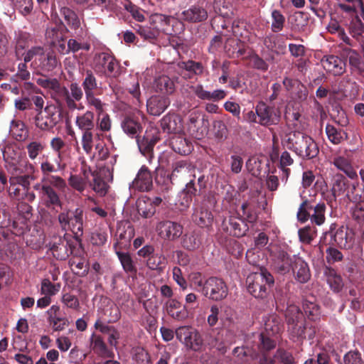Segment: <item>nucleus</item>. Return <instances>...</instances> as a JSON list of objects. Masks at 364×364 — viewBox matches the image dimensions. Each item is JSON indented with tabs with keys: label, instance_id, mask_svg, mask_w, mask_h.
I'll return each mask as SVG.
<instances>
[{
	"label": "nucleus",
	"instance_id": "f257e3e1",
	"mask_svg": "<svg viewBox=\"0 0 364 364\" xmlns=\"http://www.w3.org/2000/svg\"><path fill=\"white\" fill-rule=\"evenodd\" d=\"M23 61L18 64L16 76L22 81H27L31 78L27 63L31 62V67L35 69L50 71L55 69L58 60L53 51L46 53V49L41 46H35L28 50V53L23 57Z\"/></svg>",
	"mask_w": 364,
	"mask_h": 364
},
{
	"label": "nucleus",
	"instance_id": "f03ea898",
	"mask_svg": "<svg viewBox=\"0 0 364 364\" xmlns=\"http://www.w3.org/2000/svg\"><path fill=\"white\" fill-rule=\"evenodd\" d=\"M284 146L302 159L315 158L319 152L316 141L305 133L294 131L285 135L282 141Z\"/></svg>",
	"mask_w": 364,
	"mask_h": 364
},
{
	"label": "nucleus",
	"instance_id": "7ed1b4c3",
	"mask_svg": "<svg viewBox=\"0 0 364 364\" xmlns=\"http://www.w3.org/2000/svg\"><path fill=\"white\" fill-rule=\"evenodd\" d=\"M276 308L279 312L284 313L285 321L288 326V331L291 337H302L304 334V323L305 317L299 306L289 304L285 298L275 299Z\"/></svg>",
	"mask_w": 364,
	"mask_h": 364
},
{
	"label": "nucleus",
	"instance_id": "20e7f679",
	"mask_svg": "<svg viewBox=\"0 0 364 364\" xmlns=\"http://www.w3.org/2000/svg\"><path fill=\"white\" fill-rule=\"evenodd\" d=\"M274 284L273 275L264 267H261L257 272L251 273L246 279L248 292L257 299L266 298Z\"/></svg>",
	"mask_w": 364,
	"mask_h": 364
},
{
	"label": "nucleus",
	"instance_id": "39448f33",
	"mask_svg": "<svg viewBox=\"0 0 364 364\" xmlns=\"http://www.w3.org/2000/svg\"><path fill=\"white\" fill-rule=\"evenodd\" d=\"M58 220L63 230L70 231L77 242H82L83 235L84 210L81 207L65 209L58 215Z\"/></svg>",
	"mask_w": 364,
	"mask_h": 364
},
{
	"label": "nucleus",
	"instance_id": "423d86ee",
	"mask_svg": "<svg viewBox=\"0 0 364 364\" xmlns=\"http://www.w3.org/2000/svg\"><path fill=\"white\" fill-rule=\"evenodd\" d=\"M326 208L324 203H318L314 205L311 201L306 199L299 205L297 212L298 220L305 223L310 219L311 223L321 225L326 220Z\"/></svg>",
	"mask_w": 364,
	"mask_h": 364
},
{
	"label": "nucleus",
	"instance_id": "0eeeda50",
	"mask_svg": "<svg viewBox=\"0 0 364 364\" xmlns=\"http://www.w3.org/2000/svg\"><path fill=\"white\" fill-rule=\"evenodd\" d=\"M176 338L188 349L200 352L204 346V341L200 332L191 326H180L176 330Z\"/></svg>",
	"mask_w": 364,
	"mask_h": 364
},
{
	"label": "nucleus",
	"instance_id": "6e6552de",
	"mask_svg": "<svg viewBox=\"0 0 364 364\" xmlns=\"http://www.w3.org/2000/svg\"><path fill=\"white\" fill-rule=\"evenodd\" d=\"M62 120V109L51 105L46 106L43 111L37 113L35 117V124L42 130H50Z\"/></svg>",
	"mask_w": 364,
	"mask_h": 364
},
{
	"label": "nucleus",
	"instance_id": "1a4fd4ad",
	"mask_svg": "<svg viewBox=\"0 0 364 364\" xmlns=\"http://www.w3.org/2000/svg\"><path fill=\"white\" fill-rule=\"evenodd\" d=\"M202 293L210 299L218 301L227 297L228 288L222 279L210 277L205 281Z\"/></svg>",
	"mask_w": 364,
	"mask_h": 364
},
{
	"label": "nucleus",
	"instance_id": "9d476101",
	"mask_svg": "<svg viewBox=\"0 0 364 364\" xmlns=\"http://www.w3.org/2000/svg\"><path fill=\"white\" fill-rule=\"evenodd\" d=\"M191 215L192 221L200 228H209L213 223V214L205 200H195Z\"/></svg>",
	"mask_w": 364,
	"mask_h": 364
},
{
	"label": "nucleus",
	"instance_id": "9b49d317",
	"mask_svg": "<svg viewBox=\"0 0 364 364\" xmlns=\"http://www.w3.org/2000/svg\"><path fill=\"white\" fill-rule=\"evenodd\" d=\"M255 109L258 117V124L262 126L268 127L277 124L280 121V113L274 107L259 102L256 105Z\"/></svg>",
	"mask_w": 364,
	"mask_h": 364
},
{
	"label": "nucleus",
	"instance_id": "f8f14e48",
	"mask_svg": "<svg viewBox=\"0 0 364 364\" xmlns=\"http://www.w3.org/2000/svg\"><path fill=\"white\" fill-rule=\"evenodd\" d=\"M22 163L7 162L6 168L10 175L9 181H14L16 183H21V186L24 188H28L30 186V180L32 176L30 173L26 172V166Z\"/></svg>",
	"mask_w": 364,
	"mask_h": 364
},
{
	"label": "nucleus",
	"instance_id": "ddd939ff",
	"mask_svg": "<svg viewBox=\"0 0 364 364\" xmlns=\"http://www.w3.org/2000/svg\"><path fill=\"white\" fill-rule=\"evenodd\" d=\"M156 229L158 235L162 239L168 241L178 240L183 232V227L181 223L169 220L159 222Z\"/></svg>",
	"mask_w": 364,
	"mask_h": 364
},
{
	"label": "nucleus",
	"instance_id": "4468645a",
	"mask_svg": "<svg viewBox=\"0 0 364 364\" xmlns=\"http://www.w3.org/2000/svg\"><path fill=\"white\" fill-rule=\"evenodd\" d=\"M221 228L226 233L236 237L245 236L249 230V226L245 220L235 216L224 218Z\"/></svg>",
	"mask_w": 364,
	"mask_h": 364
},
{
	"label": "nucleus",
	"instance_id": "2eb2a0df",
	"mask_svg": "<svg viewBox=\"0 0 364 364\" xmlns=\"http://www.w3.org/2000/svg\"><path fill=\"white\" fill-rule=\"evenodd\" d=\"M136 139L140 152L144 156L151 159L153 156L154 147L160 140L158 130L146 131L143 136H138Z\"/></svg>",
	"mask_w": 364,
	"mask_h": 364
},
{
	"label": "nucleus",
	"instance_id": "dca6fc26",
	"mask_svg": "<svg viewBox=\"0 0 364 364\" xmlns=\"http://www.w3.org/2000/svg\"><path fill=\"white\" fill-rule=\"evenodd\" d=\"M323 69L334 76H341L346 70V61L337 55L324 56L321 60Z\"/></svg>",
	"mask_w": 364,
	"mask_h": 364
},
{
	"label": "nucleus",
	"instance_id": "f3484780",
	"mask_svg": "<svg viewBox=\"0 0 364 364\" xmlns=\"http://www.w3.org/2000/svg\"><path fill=\"white\" fill-rule=\"evenodd\" d=\"M74 248L73 244L67 239L65 235L59 237L50 247L54 257L58 260H65L72 253Z\"/></svg>",
	"mask_w": 364,
	"mask_h": 364
},
{
	"label": "nucleus",
	"instance_id": "a211bd4d",
	"mask_svg": "<svg viewBox=\"0 0 364 364\" xmlns=\"http://www.w3.org/2000/svg\"><path fill=\"white\" fill-rule=\"evenodd\" d=\"M117 242L114 244V250H122L130 245V242L134 236V229L129 224H121L117 228Z\"/></svg>",
	"mask_w": 364,
	"mask_h": 364
},
{
	"label": "nucleus",
	"instance_id": "6ab92c4d",
	"mask_svg": "<svg viewBox=\"0 0 364 364\" xmlns=\"http://www.w3.org/2000/svg\"><path fill=\"white\" fill-rule=\"evenodd\" d=\"M121 127L132 138H137L143 129L139 117L134 114H125L121 121Z\"/></svg>",
	"mask_w": 364,
	"mask_h": 364
},
{
	"label": "nucleus",
	"instance_id": "aec40b11",
	"mask_svg": "<svg viewBox=\"0 0 364 364\" xmlns=\"http://www.w3.org/2000/svg\"><path fill=\"white\" fill-rule=\"evenodd\" d=\"M153 186V176L146 166H142L139 170L136 178L132 181V187L141 192L149 191Z\"/></svg>",
	"mask_w": 364,
	"mask_h": 364
},
{
	"label": "nucleus",
	"instance_id": "412c9836",
	"mask_svg": "<svg viewBox=\"0 0 364 364\" xmlns=\"http://www.w3.org/2000/svg\"><path fill=\"white\" fill-rule=\"evenodd\" d=\"M283 85L293 99L299 101H304L306 99L308 96L307 88L299 80L287 77L283 80Z\"/></svg>",
	"mask_w": 364,
	"mask_h": 364
},
{
	"label": "nucleus",
	"instance_id": "4be33fe9",
	"mask_svg": "<svg viewBox=\"0 0 364 364\" xmlns=\"http://www.w3.org/2000/svg\"><path fill=\"white\" fill-rule=\"evenodd\" d=\"M32 38L30 33L25 31H18L14 39V55L17 60H22L29 49Z\"/></svg>",
	"mask_w": 364,
	"mask_h": 364
},
{
	"label": "nucleus",
	"instance_id": "5701e85b",
	"mask_svg": "<svg viewBox=\"0 0 364 364\" xmlns=\"http://www.w3.org/2000/svg\"><path fill=\"white\" fill-rule=\"evenodd\" d=\"M294 264V257L284 250L279 249L274 254L273 258V267L274 269L281 274H285L291 269Z\"/></svg>",
	"mask_w": 364,
	"mask_h": 364
},
{
	"label": "nucleus",
	"instance_id": "b1692460",
	"mask_svg": "<svg viewBox=\"0 0 364 364\" xmlns=\"http://www.w3.org/2000/svg\"><path fill=\"white\" fill-rule=\"evenodd\" d=\"M171 178L173 181L186 179L192 176L196 178L194 166L190 162L186 160L176 161L172 165Z\"/></svg>",
	"mask_w": 364,
	"mask_h": 364
},
{
	"label": "nucleus",
	"instance_id": "393cba45",
	"mask_svg": "<svg viewBox=\"0 0 364 364\" xmlns=\"http://www.w3.org/2000/svg\"><path fill=\"white\" fill-rule=\"evenodd\" d=\"M164 309L169 316L178 321H183L188 316L186 306H182L181 303L176 299H168L165 303Z\"/></svg>",
	"mask_w": 364,
	"mask_h": 364
},
{
	"label": "nucleus",
	"instance_id": "a878e982",
	"mask_svg": "<svg viewBox=\"0 0 364 364\" xmlns=\"http://www.w3.org/2000/svg\"><path fill=\"white\" fill-rule=\"evenodd\" d=\"M171 101L168 97L164 95H154L146 103L148 112L154 116H159L170 105Z\"/></svg>",
	"mask_w": 364,
	"mask_h": 364
},
{
	"label": "nucleus",
	"instance_id": "bb28decb",
	"mask_svg": "<svg viewBox=\"0 0 364 364\" xmlns=\"http://www.w3.org/2000/svg\"><path fill=\"white\" fill-rule=\"evenodd\" d=\"M177 66L181 70V75L186 79H191L195 75H201L204 71L202 63L192 60L180 61Z\"/></svg>",
	"mask_w": 364,
	"mask_h": 364
},
{
	"label": "nucleus",
	"instance_id": "cd10ccee",
	"mask_svg": "<svg viewBox=\"0 0 364 364\" xmlns=\"http://www.w3.org/2000/svg\"><path fill=\"white\" fill-rule=\"evenodd\" d=\"M350 182L343 174H335L332 178L331 196L327 199L328 202L336 201L337 197L345 195Z\"/></svg>",
	"mask_w": 364,
	"mask_h": 364
},
{
	"label": "nucleus",
	"instance_id": "c85d7f7f",
	"mask_svg": "<svg viewBox=\"0 0 364 364\" xmlns=\"http://www.w3.org/2000/svg\"><path fill=\"white\" fill-rule=\"evenodd\" d=\"M169 145L176 153L181 155H188L193 150L192 143L181 132L170 138Z\"/></svg>",
	"mask_w": 364,
	"mask_h": 364
},
{
	"label": "nucleus",
	"instance_id": "c756f323",
	"mask_svg": "<svg viewBox=\"0 0 364 364\" xmlns=\"http://www.w3.org/2000/svg\"><path fill=\"white\" fill-rule=\"evenodd\" d=\"M161 127L164 132L173 134L181 133L183 130L182 120L175 114H168L161 119Z\"/></svg>",
	"mask_w": 364,
	"mask_h": 364
},
{
	"label": "nucleus",
	"instance_id": "7c9ffc66",
	"mask_svg": "<svg viewBox=\"0 0 364 364\" xmlns=\"http://www.w3.org/2000/svg\"><path fill=\"white\" fill-rule=\"evenodd\" d=\"M52 90L53 91L55 100L60 105L65 104L70 109L77 108L76 102H74V99L70 96L69 90L65 86H62L59 81L57 82Z\"/></svg>",
	"mask_w": 364,
	"mask_h": 364
},
{
	"label": "nucleus",
	"instance_id": "2f4dec72",
	"mask_svg": "<svg viewBox=\"0 0 364 364\" xmlns=\"http://www.w3.org/2000/svg\"><path fill=\"white\" fill-rule=\"evenodd\" d=\"M291 269L295 279L299 283H306L311 278L309 267L301 257H295L294 256V264Z\"/></svg>",
	"mask_w": 364,
	"mask_h": 364
},
{
	"label": "nucleus",
	"instance_id": "473e14b6",
	"mask_svg": "<svg viewBox=\"0 0 364 364\" xmlns=\"http://www.w3.org/2000/svg\"><path fill=\"white\" fill-rule=\"evenodd\" d=\"M224 50L229 58H240L245 55L246 46L238 38H228L225 43Z\"/></svg>",
	"mask_w": 364,
	"mask_h": 364
},
{
	"label": "nucleus",
	"instance_id": "72a5a7b5",
	"mask_svg": "<svg viewBox=\"0 0 364 364\" xmlns=\"http://www.w3.org/2000/svg\"><path fill=\"white\" fill-rule=\"evenodd\" d=\"M41 203L48 209H55L56 207H62V201L55 189L48 186L43 188V193L40 197Z\"/></svg>",
	"mask_w": 364,
	"mask_h": 364
},
{
	"label": "nucleus",
	"instance_id": "f704fd0d",
	"mask_svg": "<svg viewBox=\"0 0 364 364\" xmlns=\"http://www.w3.org/2000/svg\"><path fill=\"white\" fill-rule=\"evenodd\" d=\"M181 18L188 22H201L207 19L208 11L203 6L194 5L183 11Z\"/></svg>",
	"mask_w": 364,
	"mask_h": 364
},
{
	"label": "nucleus",
	"instance_id": "c9c22d12",
	"mask_svg": "<svg viewBox=\"0 0 364 364\" xmlns=\"http://www.w3.org/2000/svg\"><path fill=\"white\" fill-rule=\"evenodd\" d=\"M122 250H114L116 255L122 264L123 270L131 277H136L137 267L129 252H124Z\"/></svg>",
	"mask_w": 364,
	"mask_h": 364
},
{
	"label": "nucleus",
	"instance_id": "e433bc0d",
	"mask_svg": "<svg viewBox=\"0 0 364 364\" xmlns=\"http://www.w3.org/2000/svg\"><path fill=\"white\" fill-rule=\"evenodd\" d=\"M68 31L65 25L60 22L54 26L48 27L46 31V38L50 45L55 44L57 41L62 40Z\"/></svg>",
	"mask_w": 364,
	"mask_h": 364
},
{
	"label": "nucleus",
	"instance_id": "4c0bfd02",
	"mask_svg": "<svg viewBox=\"0 0 364 364\" xmlns=\"http://www.w3.org/2000/svg\"><path fill=\"white\" fill-rule=\"evenodd\" d=\"M60 14L71 29L77 30L80 27V18L72 8L67 6H60Z\"/></svg>",
	"mask_w": 364,
	"mask_h": 364
},
{
	"label": "nucleus",
	"instance_id": "58836bf2",
	"mask_svg": "<svg viewBox=\"0 0 364 364\" xmlns=\"http://www.w3.org/2000/svg\"><path fill=\"white\" fill-rule=\"evenodd\" d=\"M220 321L223 328L231 331L235 323V311L228 305L220 307Z\"/></svg>",
	"mask_w": 364,
	"mask_h": 364
},
{
	"label": "nucleus",
	"instance_id": "ea45409f",
	"mask_svg": "<svg viewBox=\"0 0 364 364\" xmlns=\"http://www.w3.org/2000/svg\"><path fill=\"white\" fill-rule=\"evenodd\" d=\"M174 18L170 16H166L161 14H154L150 17V23L158 28V31H162L168 33L170 31L169 26Z\"/></svg>",
	"mask_w": 364,
	"mask_h": 364
},
{
	"label": "nucleus",
	"instance_id": "a19ab883",
	"mask_svg": "<svg viewBox=\"0 0 364 364\" xmlns=\"http://www.w3.org/2000/svg\"><path fill=\"white\" fill-rule=\"evenodd\" d=\"M325 130L328 140L333 144H340L348 138L347 133L342 128L334 125L327 124Z\"/></svg>",
	"mask_w": 364,
	"mask_h": 364
},
{
	"label": "nucleus",
	"instance_id": "79ce46f5",
	"mask_svg": "<svg viewBox=\"0 0 364 364\" xmlns=\"http://www.w3.org/2000/svg\"><path fill=\"white\" fill-rule=\"evenodd\" d=\"M94 119V112L87 110L82 114H80L76 117L75 124L82 132L93 131L95 128Z\"/></svg>",
	"mask_w": 364,
	"mask_h": 364
},
{
	"label": "nucleus",
	"instance_id": "37998d69",
	"mask_svg": "<svg viewBox=\"0 0 364 364\" xmlns=\"http://www.w3.org/2000/svg\"><path fill=\"white\" fill-rule=\"evenodd\" d=\"M154 87L157 92L171 95L175 90L174 82L167 75H161L155 79Z\"/></svg>",
	"mask_w": 364,
	"mask_h": 364
},
{
	"label": "nucleus",
	"instance_id": "c03bdc74",
	"mask_svg": "<svg viewBox=\"0 0 364 364\" xmlns=\"http://www.w3.org/2000/svg\"><path fill=\"white\" fill-rule=\"evenodd\" d=\"M328 237H330L328 244L336 245L340 247H346L347 245V232L343 229H338L335 233L331 231L325 232L323 242L326 245Z\"/></svg>",
	"mask_w": 364,
	"mask_h": 364
},
{
	"label": "nucleus",
	"instance_id": "a18cd8bd",
	"mask_svg": "<svg viewBox=\"0 0 364 364\" xmlns=\"http://www.w3.org/2000/svg\"><path fill=\"white\" fill-rule=\"evenodd\" d=\"M302 306L305 315L309 320L312 321H316L320 320V306L314 301L304 299Z\"/></svg>",
	"mask_w": 364,
	"mask_h": 364
},
{
	"label": "nucleus",
	"instance_id": "49530a36",
	"mask_svg": "<svg viewBox=\"0 0 364 364\" xmlns=\"http://www.w3.org/2000/svg\"><path fill=\"white\" fill-rule=\"evenodd\" d=\"M112 58L107 53L102 52L95 54L92 60V68L97 73H106V68L110 59Z\"/></svg>",
	"mask_w": 364,
	"mask_h": 364
},
{
	"label": "nucleus",
	"instance_id": "de8ad7c7",
	"mask_svg": "<svg viewBox=\"0 0 364 364\" xmlns=\"http://www.w3.org/2000/svg\"><path fill=\"white\" fill-rule=\"evenodd\" d=\"M10 134L17 141H23L28 136V130L24 123L20 120H12L10 125Z\"/></svg>",
	"mask_w": 364,
	"mask_h": 364
},
{
	"label": "nucleus",
	"instance_id": "09e8293b",
	"mask_svg": "<svg viewBox=\"0 0 364 364\" xmlns=\"http://www.w3.org/2000/svg\"><path fill=\"white\" fill-rule=\"evenodd\" d=\"M333 164L338 169L343 171L350 179L358 178L356 171L346 158L342 156L336 157L333 159Z\"/></svg>",
	"mask_w": 364,
	"mask_h": 364
},
{
	"label": "nucleus",
	"instance_id": "8fccbe9b",
	"mask_svg": "<svg viewBox=\"0 0 364 364\" xmlns=\"http://www.w3.org/2000/svg\"><path fill=\"white\" fill-rule=\"evenodd\" d=\"M82 86L85 95L95 93V91L98 88L97 78L92 70H86Z\"/></svg>",
	"mask_w": 364,
	"mask_h": 364
},
{
	"label": "nucleus",
	"instance_id": "3c124183",
	"mask_svg": "<svg viewBox=\"0 0 364 364\" xmlns=\"http://www.w3.org/2000/svg\"><path fill=\"white\" fill-rule=\"evenodd\" d=\"M166 259L162 255L154 254L146 259V267L151 269L155 270L158 273L164 272L166 267Z\"/></svg>",
	"mask_w": 364,
	"mask_h": 364
},
{
	"label": "nucleus",
	"instance_id": "603ef678",
	"mask_svg": "<svg viewBox=\"0 0 364 364\" xmlns=\"http://www.w3.org/2000/svg\"><path fill=\"white\" fill-rule=\"evenodd\" d=\"M351 36L358 41L363 38L364 33V23L362 22L358 14L352 17L348 26Z\"/></svg>",
	"mask_w": 364,
	"mask_h": 364
},
{
	"label": "nucleus",
	"instance_id": "864d4df0",
	"mask_svg": "<svg viewBox=\"0 0 364 364\" xmlns=\"http://www.w3.org/2000/svg\"><path fill=\"white\" fill-rule=\"evenodd\" d=\"M154 181L161 191H168L171 188L173 179L171 178V174H167L164 170H159L156 171Z\"/></svg>",
	"mask_w": 364,
	"mask_h": 364
},
{
	"label": "nucleus",
	"instance_id": "5fc2aeb1",
	"mask_svg": "<svg viewBox=\"0 0 364 364\" xmlns=\"http://www.w3.org/2000/svg\"><path fill=\"white\" fill-rule=\"evenodd\" d=\"M92 343L93 350L99 355L107 358L114 356V353L107 349L103 338L100 336H95Z\"/></svg>",
	"mask_w": 364,
	"mask_h": 364
},
{
	"label": "nucleus",
	"instance_id": "6e6d98bb",
	"mask_svg": "<svg viewBox=\"0 0 364 364\" xmlns=\"http://www.w3.org/2000/svg\"><path fill=\"white\" fill-rule=\"evenodd\" d=\"M29 227L28 221L16 217L12 222H11V226L9 228L11 230L13 235L21 236L29 230Z\"/></svg>",
	"mask_w": 364,
	"mask_h": 364
},
{
	"label": "nucleus",
	"instance_id": "4d7b16f0",
	"mask_svg": "<svg viewBox=\"0 0 364 364\" xmlns=\"http://www.w3.org/2000/svg\"><path fill=\"white\" fill-rule=\"evenodd\" d=\"M201 245V240L199 234L197 232H191L186 234L183 238L182 245L188 250H195Z\"/></svg>",
	"mask_w": 364,
	"mask_h": 364
},
{
	"label": "nucleus",
	"instance_id": "13d9d810",
	"mask_svg": "<svg viewBox=\"0 0 364 364\" xmlns=\"http://www.w3.org/2000/svg\"><path fill=\"white\" fill-rule=\"evenodd\" d=\"M136 208L138 213L144 218H151L156 213V208L152 203L144 200H139L136 202Z\"/></svg>",
	"mask_w": 364,
	"mask_h": 364
},
{
	"label": "nucleus",
	"instance_id": "bf43d9fd",
	"mask_svg": "<svg viewBox=\"0 0 364 364\" xmlns=\"http://www.w3.org/2000/svg\"><path fill=\"white\" fill-rule=\"evenodd\" d=\"M348 61L352 72H357L359 74L364 73V61L357 52L352 50L350 53Z\"/></svg>",
	"mask_w": 364,
	"mask_h": 364
},
{
	"label": "nucleus",
	"instance_id": "052dcab7",
	"mask_svg": "<svg viewBox=\"0 0 364 364\" xmlns=\"http://www.w3.org/2000/svg\"><path fill=\"white\" fill-rule=\"evenodd\" d=\"M291 23L294 29L300 30L309 22V14L304 11H296L290 18Z\"/></svg>",
	"mask_w": 364,
	"mask_h": 364
},
{
	"label": "nucleus",
	"instance_id": "680f3d73",
	"mask_svg": "<svg viewBox=\"0 0 364 364\" xmlns=\"http://www.w3.org/2000/svg\"><path fill=\"white\" fill-rule=\"evenodd\" d=\"M298 235L302 243L310 244L316 236V229L314 226L306 225L299 230Z\"/></svg>",
	"mask_w": 364,
	"mask_h": 364
},
{
	"label": "nucleus",
	"instance_id": "e2e57ef3",
	"mask_svg": "<svg viewBox=\"0 0 364 364\" xmlns=\"http://www.w3.org/2000/svg\"><path fill=\"white\" fill-rule=\"evenodd\" d=\"M28 157L31 160H35L39 154H41L46 148L43 142L40 141H32L29 142L26 146Z\"/></svg>",
	"mask_w": 364,
	"mask_h": 364
},
{
	"label": "nucleus",
	"instance_id": "0e129e2a",
	"mask_svg": "<svg viewBox=\"0 0 364 364\" xmlns=\"http://www.w3.org/2000/svg\"><path fill=\"white\" fill-rule=\"evenodd\" d=\"M331 118L333 122L341 127H346L349 123V120L345 110L338 105L336 106L333 109Z\"/></svg>",
	"mask_w": 364,
	"mask_h": 364
},
{
	"label": "nucleus",
	"instance_id": "69168bd1",
	"mask_svg": "<svg viewBox=\"0 0 364 364\" xmlns=\"http://www.w3.org/2000/svg\"><path fill=\"white\" fill-rule=\"evenodd\" d=\"M60 289V284H53L49 279H43L41 282V294L51 297L55 295Z\"/></svg>",
	"mask_w": 364,
	"mask_h": 364
},
{
	"label": "nucleus",
	"instance_id": "338daca9",
	"mask_svg": "<svg viewBox=\"0 0 364 364\" xmlns=\"http://www.w3.org/2000/svg\"><path fill=\"white\" fill-rule=\"evenodd\" d=\"M271 29L274 33L281 31L284 26L285 17L279 10H273L272 12Z\"/></svg>",
	"mask_w": 364,
	"mask_h": 364
},
{
	"label": "nucleus",
	"instance_id": "774afa93",
	"mask_svg": "<svg viewBox=\"0 0 364 364\" xmlns=\"http://www.w3.org/2000/svg\"><path fill=\"white\" fill-rule=\"evenodd\" d=\"M304 364H333L329 354L326 351L317 353L314 358L307 359Z\"/></svg>",
	"mask_w": 364,
	"mask_h": 364
}]
</instances>
